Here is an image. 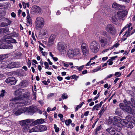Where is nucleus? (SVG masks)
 Masks as SVG:
<instances>
[{
  "label": "nucleus",
  "mask_w": 135,
  "mask_h": 135,
  "mask_svg": "<svg viewBox=\"0 0 135 135\" xmlns=\"http://www.w3.org/2000/svg\"><path fill=\"white\" fill-rule=\"evenodd\" d=\"M23 91V89H19L15 91L14 93L17 97L11 101V102L9 104L10 106H15V104H16L18 103L19 104H22V103L21 101L22 98V94Z\"/></svg>",
  "instance_id": "1"
},
{
  "label": "nucleus",
  "mask_w": 135,
  "mask_h": 135,
  "mask_svg": "<svg viewBox=\"0 0 135 135\" xmlns=\"http://www.w3.org/2000/svg\"><path fill=\"white\" fill-rule=\"evenodd\" d=\"M32 120L31 119H27L22 120L20 122V124L22 126V130L24 132H27L29 131V125H31Z\"/></svg>",
  "instance_id": "2"
},
{
  "label": "nucleus",
  "mask_w": 135,
  "mask_h": 135,
  "mask_svg": "<svg viewBox=\"0 0 135 135\" xmlns=\"http://www.w3.org/2000/svg\"><path fill=\"white\" fill-rule=\"evenodd\" d=\"M99 39L102 47L107 46L110 44L112 41L110 36H108L107 38L101 36Z\"/></svg>",
  "instance_id": "3"
},
{
  "label": "nucleus",
  "mask_w": 135,
  "mask_h": 135,
  "mask_svg": "<svg viewBox=\"0 0 135 135\" xmlns=\"http://www.w3.org/2000/svg\"><path fill=\"white\" fill-rule=\"evenodd\" d=\"M122 129L121 127L119 124H116L113 127H110L106 130L112 135H114L117 131H120Z\"/></svg>",
  "instance_id": "4"
},
{
  "label": "nucleus",
  "mask_w": 135,
  "mask_h": 135,
  "mask_svg": "<svg viewBox=\"0 0 135 135\" xmlns=\"http://www.w3.org/2000/svg\"><path fill=\"white\" fill-rule=\"evenodd\" d=\"M119 105L120 108L123 110L130 114H133V109L131 108V105H128V102L126 104L122 103H120Z\"/></svg>",
  "instance_id": "5"
},
{
  "label": "nucleus",
  "mask_w": 135,
  "mask_h": 135,
  "mask_svg": "<svg viewBox=\"0 0 135 135\" xmlns=\"http://www.w3.org/2000/svg\"><path fill=\"white\" fill-rule=\"evenodd\" d=\"M89 47L92 52L96 53L99 50V46L96 41H94L90 43Z\"/></svg>",
  "instance_id": "6"
},
{
  "label": "nucleus",
  "mask_w": 135,
  "mask_h": 135,
  "mask_svg": "<svg viewBox=\"0 0 135 135\" xmlns=\"http://www.w3.org/2000/svg\"><path fill=\"white\" fill-rule=\"evenodd\" d=\"M19 103H17V106H20L17 107L15 109H14V111L15 112L14 113V115L18 116L19 115L25 112V110H24V107H21L24 104L23 103H22V104H19Z\"/></svg>",
  "instance_id": "7"
},
{
  "label": "nucleus",
  "mask_w": 135,
  "mask_h": 135,
  "mask_svg": "<svg viewBox=\"0 0 135 135\" xmlns=\"http://www.w3.org/2000/svg\"><path fill=\"white\" fill-rule=\"evenodd\" d=\"M127 14V10L120 11L118 12L117 15H116L114 17L112 18L110 17V20H112V22L115 21V19L117 20L118 18H121L124 17Z\"/></svg>",
  "instance_id": "8"
},
{
  "label": "nucleus",
  "mask_w": 135,
  "mask_h": 135,
  "mask_svg": "<svg viewBox=\"0 0 135 135\" xmlns=\"http://www.w3.org/2000/svg\"><path fill=\"white\" fill-rule=\"evenodd\" d=\"M105 30L112 35H115L116 33L115 27L112 24H108L105 26Z\"/></svg>",
  "instance_id": "9"
},
{
  "label": "nucleus",
  "mask_w": 135,
  "mask_h": 135,
  "mask_svg": "<svg viewBox=\"0 0 135 135\" xmlns=\"http://www.w3.org/2000/svg\"><path fill=\"white\" fill-rule=\"evenodd\" d=\"M35 24L37 28H42L44 24V19L41 17H37Z\"/></svg>",
  "instance_id": "10"
},
{
  "label": "nucleus",
  "mask_w": 135,
  "mask_h": 135,
  "mask_svg": "<svg viewBox=\"0 0 135 135\" xmlns=\"http://www.w3.org/2000/svg\"><path fill=\"white\" fill-rule=\"evenodd\" d=\"M2 40L6 43L10 44V43H16V40L13 39L11 36L6 35L2 38Z\"/></svg>",
  "instance_id": "11"
},
{
  "label": "nucleus",
  "mask_w": 135,
  "mask_h": 135,
  "mask_svg": "<svg viewBox=\"0 0 135 135\" xmlns=\"http://www.w3.org/2000/svg\"><path fill=\"white\" fill-rule=\"evenodd\" d=\"M12 21L8 18L5 17L0 19V27H4L9 25Z\"/></svg>",
  "instance_id": "12"
},
{
  "label": "nucleus",
  "mask_w": 135,
  "mask_h": 135,
  "mask_svg": "<svg viewBox=\"0 0 135 135\" xmlns=\"http://www.w3.org/2000/svg\"><path fill=\"white\" fill-rule=\"evenodd\" d=\"M7 64L6 62L3 61L1 62L0 65L2 68H7L11 69L16 67L15 63H10L8 64L7 65Z\"/></svg>",
  "instance_id": "13"
},
{
  "label": "nucleus",
  "mask_w": 135,
  "mask_h": 135,
  "mask_svg": "<svg viewBox=\"0 0 135 135\" xmlns=\"http://www.w3.org/2000/svg\"><path fill=\"white\" fill-rule=\"evenodd\" d=\"M25 112H27L30 114H33L37 110V108L36 107L31 106L28 107H24Z\"/></svg>",
  "instance_id": "14"
},
{
  "label": "nucleus",
  "mask_w": 135,
  "mask_h": 135,
  "mask_svg": "<svg viewBox=\"0 0 135 135\" xmlns=\"http://www.w3.org/2000/svg\"><path fill=\"white\" fill-rule=\"evenodd\" d=\"M31 12L34 14L37 15L38 13L41 14V9L38 6H33L31 8Z\"/></svg>",
  "instance_id": "15"
},
{
  "label": "nucleus",
  "mask_w": 135,
  "mask_h": 135,
  "mask_svg": "<svg viewBox=\"0 0 135 135\" xmlns=\"http://www.w3.org/2000/svg\"><path fill=\"white\" fill-rule=\"evenodd\" d=\"M57 48L60 52H64L66 50V47L63 42L58 43L57 45Z\"/></svg>",
  "instance_id": "16"
},
{
  "label": "nucleus",
  "mask_w": 135,
  "mask_h": 135,
  "mask_svg": "<svg viewBox=\"0 0 135 135\" xmlns=\"http://www.w3.org/2000/svg\"><path fill=\"white\" fill-rule=\"evenodd\" d=\"M83 55L84 56H87L89 54V49L88 46L85 43H83L81 46Z\"/></svg>",
  "instance_id": "17"
},
{
  "label": "nucleus",
  "mask_w": 135,
  "mask_h": 135,
  "mask_svg": "<svg viewBox=\"0 0 135 135\" xmlns=\"http://www.w3.org/2000/svg\"><path fill=\"white\" fill-rule=\"evenodd\" d=\"M32 120L31 125L32 126L42 124L44 123L45 119L41 118L37 119L36 120L34 121L33 119H31Z\"/></svg>",
  "instance_id": "18"
},
{
  "label": "nucleus",
  "mask_w": 135,
  "mask_h": 135,
  "mask_svg": "<svg viewBox=\"0 0 135 135\" xmlns=\"http://www.w3.org/2000/svg\"><path fill=\"white\" fill-rule=\"evenodd\" d=\"M6 82L9 85H15L16 81L15 78L13 77H9L6 80Z\"/></svg>",
  "instance_id": "19"
},
{
  "label": "nucleus",
  "mask_w": 135,
  "mask_h": 135,
  "mask_svg": "<svg viewBox=\"0 0 135 135\" xmlns=\"http://www.w3.org/2000/svg\"><path fill=\"white\" fill-rule=\"evenodd\" d=\"M114 120L115 122L118 123H119L118 124H119L120 126V124L122 125L125 124L124 123L125 122V119H122L118 117L115 116L114 117Z\"/></svg>",
  "instance_id": "20"
},
{
  "label": "nucleus",
  "mask_w": 135,
  "mask_h": 135,
  "mask_svg": "<svg viewBox=\"0 0 135 135\" xmlns=\"http://www.w3.org/2000/svg\"><path fill=\"white\" fill-rule=\"evenodd\" d=\"M55 37L56 36L55 35H51L48 40V45H51L54 44Z\"/></svg>",
  "instance_id": "21"
},
{
  "label": "nucleus",
  "mask_w": 135,
  "mask_h": 135,
  "mask_svg": "<svg viewBox=\"0 0 135 135\" xmlns=\"http://www.w3.org/2000/svg\"><path fill=\"white\" fill-rule=\"evenodd\" d=\"M125 120V122L124 123L125 124L123 125V126L126 125L127 127L128 128H132L133 127V124H134V123L132 121H128L126 119Z\"/></svg>",
  "instance_id": "22"
},
{
  "label": "nucleus",
  "mask_w": 135,
  "mask_h": 135,
  "mask_svg": "<svg viewBox=\"0 0 135 135\" xmlns=\"http://www.w3.org/2000/svg\"><path fill=\"white\" fill-rule=\"evenodd\" d=\"M13 48V46L11 44L6 45L4 44H2L0 45V49H12Z\"/></svg>",
  "instance_id": "23"
},
{
  "label": "nucleus",
  "mask_w": 135,
  "mask_h": 135,
  "mask_svg": "<svg viewBox=\"0 0 135 135\" xmlns=\"http://www.w3.org/2000/svg\"><path fill=\"white\" fill-rule=\"evenodd\" d=\"M112 7L117 10H120L122 8V6L116 2L112 4Z\"/></svg>",
  "instance_id": "24"
},
{
  "label": "nucleus",
  "mask_w": 135,
  "mask_h": 135,
  "mask_svg": "<svg viewBox=\"0 0 135 135\" xmlns=\"http://www.w3.org/2000/svg\"><path fill=\"white\" fill-rule=\"evenodd\" d=\"M67 55L70 58H74L73 50L69 49L68 51Z\"/></svg>",
  "instance_id": "25"
},
{
  "label": "nucleus",
  "mask_w": 135,
  "mask_h": 135,
  "mask_svg": "<svg viewBox=\"0 0 135 135\" xmlns=\"http://www.w3.org/2000/svg\"><path fill=\"white\" fill-rule=\"evenodd\" d=\"M74 57L76 56H79L80 55V51L79 49H76L73 50Z\"/></svg>",
  "instance_id": "26"
},
{
  "label": "nucleus",
  "mask_w": 135,
  "mask_h": 135,
  "mask_svg": "<svg viewBox=\"0 0 135 135\" xmlns=\"http://www.w3.org/2000/svg\"><path fill=\"white\" fill-rule=\"evenodd\" d=\"M27 84V83L24 81H21L18 85L20 88H24L26 86Z\"/></svg>",
  "instance_id": "27"
},
{
  "label": "nucleus",
  "mask_w": 135,
  "mask_h": 135,
  "mask_svg": "<svg viewBox=\"0 0 135 135\" xmlns=\"http://www.w3.org/2000/svg\"><path fill=\"white\" fill-rule=\"evenodd\" d=\"M126 119L128 121H130L132 122V121H133L135 123V118H134L133 117H131L130 115L126 116Z\"/></svg>",
  "instance_id": "28"
},
{
  "label": "nucleus",
  "mask_w": 135,
  "mask_h": 135,
  "mask_svg": "<svg viewBox=\"0 0 135 135\" xmlns=\"http://www.w3.org/2000/svg\"><path fill=\"white\" fill-rule=\"evenodd\" d=\"M128 104L132 107V108L133 109V110H134L135 109V102H128Z\"/></svg>",
  "instance_id": "29"
},
{
  "label": "nucleus",
  "mask_w": 135,
  "mask_h": 135,
  "mask_svg": "<svg viewBox=\"0 0 135 135\" xmlns=\"http://www.w3.org/2000/svg\"><path fill=\"white\" fill-rule=\"evenodd\" d=\"M40 132L44 131L47 130V127L45 126H40Z\"/></svg>",
  "instance_id": "30"
},
{
  "label": "nucleus",
  "mask_w": 135,
  "mask_h": 135,
  "mask_svg": "<svg viewBox=\"0 0 135 135\" xmlns=\"http://www.w3.org/2000/svg\"><path fill=\"white\" fill-rule=\"evenodd\" d=\"M1 33H5L8 31L9 29L8 27H5L3 28H0Z\"/></svg>",
  "instance_id": "31"
},
{
  "label": "nucleus",
  "mask_w": 135,
  "mask_h": 135,
  "mask_svg": "<svg viewBox=\"0 0 135 135\" xmlns=\"http://www.w3.org/2000/svg\"><path fill=\"white\" fill-rule=\"evenodd\" d=\"M115 114L117 115L120 116L122 114L120 109H117L115 110Z\"/></svg>",
  "instance_id": "32"
},
{
  "label": "nucleus",
  "mask_w": 135,
  "mask_h": 135,
  "mask_svg": "<svg viewBox=\"0 0 135 135\" xmlns=\"http://www.w3.org/2000/svg\"><path fill=\"white\" fill-rule=\"evenodd\" d=\"M102 128V127L100 125L97 127L95 131V135H97L98 134V132L100 131L101 129Z\"/></svg>",
  "instance_id": "33"
},
{
  "label": "nucleus",
  "mask_w": 135,
  "mask_h": 135,
  "mask_svg": "<svg viewBox=\"0 0 135 135\" xmlns=\"http://www.w3.org/2000/svg\"><path fill=\"white\" fill-rule=\"evenodd\" d=\"M102 34L104 36V37L107 38L108 36H110L109 35H108L107 32L105 31H102Z\"/></svg>",
  "instance_id": "34"
},
{
  "label": "nucleus",
  "mask_w": 135,
  "mask_h": 135,
  "mask_svg": "<svg viewBox=\"0 0 135 135\" xmlns=\"http://www.w3.org/2000/svg\"><path fill=\"white\" fill-rule=\"evenodd\" d=\"M105 110L104 109V108L102 107L100 110L98 114L100 115V117L101 115L103 114Z\"/></svg>",
  "instance_id": "35"
},
{
  "label": "nucleus",
  "mask_w": 135,
  "mask_h": 135,
  "mask_svg": "<svg viewBox=\"0 0 135 135\" xmlns=\"http://www.w3.org/2000/svg\"><path fill=\"white\" fill-rule=\"evenodd\" d=\"M27 22L30 24L31 22V20L30 15H28L27 16Z\"/></svg>",
  "instance_id": "36"
},
{
  "label": "nucleus",
  "mask_w": 135,
  "mask_h": 135,
  "mask_svg": "<svg viewBox=\"0 0 135 135\" xmlns=\"http://www.w3.org/2000/svg\"><path fill=\"white\" fill-rule=\"evenodd\" d=\"M130 31V29H128V30L126 32V33L123 35V36H126V37L130 36L129 33Z\"/></svg>",
  "instance_id": "37"
},
{
  "label": "nucleus",
  "mask_w": 135,
  "mask_h": 135,
  "mask_svg": "<svg viewBox=\"0 0 135 135\" xmlns=\"http://www.w3.org/2000/svg\"><path fill=\"white\" fill-rule=\"evenodd\" d=\"M7 55H0V61L3 60L7 57Z\"/></svg>",
  "instance_id": "38"
},
{
  "label": "nucleus",
  "mask_w": 135,
  "mask_h": 135,
  "mask_svg": "<svg viewBox=\"0 0 135 135\" xmlns=\"http://www.w3.org/2000/svg\"><path fill=\"white\" fill-rule=\"evenodd\" d=\"M101 107L98 104H97L95 105L93 108V111L95 109L97 110H98V108L100 107Z\"/></svg>",
  "instance_id": "39"
},
{
  "label": "nucleus",
  "mask_w": 135,
  "mask_h": 135,
  "mask_svg": "<svg viewBox=\"0 0 135 135\" xmlns=\"http://www.w3.org/2000/svg\"><path fill=\"white\" fill-rule=\"evenodd\" d=\"M79 76H76L75 75H72L71 77L70 78L71 79H74L75 80H77L78 79V78Z\"/></svg>",
  "instance_id": "40"
},
{
  "label": "nucleus",
  "mask_w": 135,
  "mask_h": 135,
  "mask_svg": "<svg viewBox=\"0 0 135 135\" xmlns=\"http://www.w3.org/2000/svg\"><path fill=\"white\" fill-rule=\"evenodd\" d=\"M71 122L72 121L70 119L66 120L65 121V123L67 126H69Z\"/></svg>",
  "instance_id": "41"
},
{
  "label": "nucleus",
  "mask_w": 135,
  "mask_h": 135,
  "mask_svg": "<svg viewBox=\"0 0 135 135\" xmlns=\"http://www.w3.org/2000/svg\"><path fill=\"white\" fill-rule=\"evenodd\" d=\"M61 97L63 99H67L68 98V95L66 93H64L62 94Z\"/></svg>",
  "instance_id": "42"
},
{
  "label": "nucleus",
  "mask_w": 135,
  "mask_h": 135,
  "mask_svg": "<svg viewBox=\"0 0 135 135\" xmlns=\"http://www.w3.org/2000/svg\"><path fill=\"white\" fill-rule=\"evenodd\" d=\"M5 90H2L1 93L0 91V98L3 97L4 95V94L5 93Z\"/></svg>",
  "instance_id": "43"
},
{
  "label": "nucleus",
  "mask_w": 135,
  "mask_h": 135,
  "mask_svg": "<svg viewBox=\"0 0 135 135\" xmlns=\"http://www.w3.org/2000/svg\"><path fill=\"white\" fill-rule=\"evenodd\" d=\"M35 127V129H36V132H40V126H38Z\"/></svg>",
  "instance_id": "44"
},
{
  "label": "nucleus",
  "mask_w": 135,
  "mask_h": 135,
  "mask_svg": "<svg viewBox=\"0 0 135 135\" xmlns=\"http://www.w3.org/2000/svg\"><path fill=\"white\" fill-rule=\"evenodd\" d=\"M84 66V65H82L80 67L76 66V67L78 70L79 71H81L83 69Z\"/></svg>",
  "instance_id": "45"
},
{
  "label": "nucleus",
  "mask_w": 135,
  "mask_h": 135,
  "mask_svg": "<svg viewBox=\"0 0 135 135\" xmlns=\"http://www.w3.org/2000/svg\"><path fill=\"white\" fill-rule=\"evenodd\" d=\"M127 133L128 135H135V134L131 131H127Z\"/></svg>",
  "instance_id": "46"
},
{
  "label": "nucleus",
  "mask_w": 135,
  "mask_h": 135,
  "mask_svg": "<svg viewBox=\"0 0 135 135\" xmlns=\"http://www.w3.org/2000/svg\"><path fill=\"white\" fill-rule=\"evenodd\" d=\"M27 63L28 64V66L29 68H30L31 66V61L29 59H28V61H27Z\"/></svg>",
  "instance_id": "47"
},
{
  "label": "nucleus",
  "mask_w": 135,
  "mask_h": 135,
  "mask_svg": "<svg viewBox=\"0 0 135 135\" xmlns=\"http://www.w3.org/2000/svg\"><path fill=\"white\" fill-rule=\"evenodd\" d=\"M119 43H117L114 44L113 46L111 47V49H113L114 47H117L119 45Z\"/></svg>",
  "instance_id": "48"
},
{
  "label": "nucleus",
  "mask_w": 135,
  "mask_h": 135,
  "mask_svg": "<svg viewBox=\"0 0 135 135\" xmlns=\"http://www.w3.org/2000/svg\"><path fill=\"white\" fill-rule=\"evenodd\" d=\"M35 127H33L32 129L29 130V132H36V129H35Z\"/></svg>",
  "instance_id": "49"
},
{
  "label": "nucleus",
  "mask_w": 135,
  "mask_h": 135,
  "mask_svg": "<svg viewBox=\"0 0 135 135\" xmlns=\"http://www.w3.org/2000/svg\"><path fill=\"white\" fill-rule=\"evenodd\" d=\"M107 62H109L108 65H112L113 62L112 61L111 59H109L107 61Z\"/></svg>",
  "instance_id": "50"
},
{
  "label": "nucleus",
  "mask_w": 135,
  "mask_h": 135,
  "mask_svg": "<svg viewBox=\"0 0 135 135\" xmlns=\"http://www.w3.org/2000/svg\"><path fill=\"white\" fill-rule=\"evenodd\" d=\"M44 65H45V69H48L49 64H48V62H45L44 63Z\"/></svg>",
  "instance_id": "51"
},
{
  "label": "nucleus",
  "mask_w": 135,
  "mask_h": 135,
  "mask_svg": "<svg viewBox=\"0 0 135 135\" xmlns=\"http://www.w3.org/2000/svg\"><path fill=\"white\" fill-rule=\"evenodd\" d=\"M99 96H100V93H98V94L97 96L94 98L93 100H96L98 98V97H99Z\"/></svg>",
  "instance_id": "52"
},
{
  "label": "nucleus",
  "mask_w": 135,
  "mask_h": 135,
  "mask_svg": "<svg viewBox=\"0 0 135 135\" xmlns=\"http://www.w3.org/2000/svg\"><path fill=\"white\" fill-rule=\"evenodd\" d=\"M6 123L7 125H10L11 124V122L9 120H6Z\"/></svg>",
  "instance_id": "53"
},
{
  "label": "nucleus",
  "mask_w": 135,
  "mask_h": 135,
  "mask_svg": "<svg viewBox=\"0 0 135 135\" xmlns=\"http://www.w3.org/2000/svg\"><path fill=\"white\" fill-rule=\"evenodd\" d=\"M115 76H117L118 75V77H119L121 75V73H120V72H116L114 74Z\"/></svg>",
  "instance_id": "54"
},
{
  "label": "nucleus",
  "mask_w": 135,
  "mask_h": 135,
  "mask_svg": "<svg viewBox=\"0 0 135 135\" xmlns=\"http://www.w3.org/2000/svg\"><path fill=\"white\" fill-rule=\"evenodd\" d=\"M63 64H64V66L65 67H68L69 66V65L68 64H69L68 62L66 63H63Z\"/></svg>",
  "instance_id": "55"
},
{
  "label": "nucleus",
  "mask_w": 135,
  "mask_h": 135,
  "mask_svg": "<svg viewBox=\"0 0 135 135\" xmlns=\"http://www.w3.org/2000/svg\"><path fill=\"white\" fill-rule=\"evenodd\" d=\"M120 131H117L118 132H116L115 134L114 135H123V134L119 132Z\"/></svg>",
  "instance_id": "56"
},
{
  "label": "nucleus",
  "mask_w": 135,
  "mask_h": 135,
  "mask_svg": "<svg viewBox=\"0 0 135 135\" xmlns=\"http://www.w3.org/2000/svg\"><path fill=\"white\" fill-rule=\"evenodd\" d=\"M11 16L12 17L15 18V17L16 16V15L15 13L14 12H12L11 13Z\"/></svg>",
  "instance_id": "57"
},
{
  "label": "nucleus",
  "mask_w": 135,
  "mask_h": 135,
  "mask_svg": "<svg viewBox=\"0 0 135 135\" xmlns=\"http://www.w3.org/2000/svg\"><path fill=\"white\" fill-rule=\"evenodd\" d=\"M23 8H25L26 7V3L24 2H23L22 3Z\"/></svg>",
  "instance_id": "58"
},
{
  "label": "nucleus",
  "mask_w": 135,
  "mask_h": 135,
  "mask_svg": "<svg viewBox=\"0 0 135 135\" xmlns=\"http://www.w3.org/2000/svg\"><path fill=\"white\" fill-rule=\"evenodd\" d=\"M57 78L59 81H61L63 79V78L62 77L59 76H58L57 77Z\"/></svg>",
  "instance_id": "59"
},
{
  "label": "nucleus",
  "mask_w": 135,
  "mask_h": 135,
  "mask_svg": "<svg viewBox=\"0 0 135 135\" xmlns=\"http://www.w3.org/2000/svg\"><path fill=\"white\" fill-rule=\"evenodd\" d=\"M81 107L80 105H78L75 108V111H77L78 109L80 108Z\"/></svg>",
  "instance_id": "60"
},
{
  "label": "nucleus",
  "mask_w": 135,
  "mask_h": 135,
  "mask_svg": "<svg viewBox=\"0 0 135 135\" xmlns=\"http://www.w3.org/2000/svg\"><path fill=\"white\" fill-rule=\"evenodd\" d=\"M10 35L12 37H15L17 36V35L16 33H13V34L11 35Z\"/></svg>",
  "instance_id": "61"
},
{
  "label": "nucleus",
  "mask_w": 135,
  "mask_h": 135,
  "mask_svg": "<svg viewBox=\"0 0 135 135\" xmlns=\"http://www.w3.org/2000/svg\"><path fill=\"white\" fill-rule=\"evenodd\" d=\"M58 117H60L61 119V118H63V115L61 114H59L58 115Z\"/></svg>",
  "instance_id": "62"
},
{
  "label": "nucleus",
  "mask_w": 135,
  "mask_h": 135,
  "mask_svg": "<svg viewBox=\"0 0 135 135\" xmlns=\"http://www.w3.org/2000/svg\"><path fill=\"white\" fill-rule=\"evenodd\" d=\"M117 57V56H115L112 57H111L110 59H111L112 61L114 60H115V59Z\"/></svg>",
  "instance_id": "63"
},
{
  "label": "nucleus",
  "mask_w": 135,
  "mask_h": 135,
  "mask_svg": "<svg viewBox=\"0 0 135 135\" xmlns=\"http://www.w3.org/2000/svg\"><path fill=\"white\" fill-rule=\"evenodd\" d=\"M47 33V32L46 31H44L42 33V35H43L45 36L46 35Z\"/></svg>",
  "instance_id": "64"
}]
</instances>
